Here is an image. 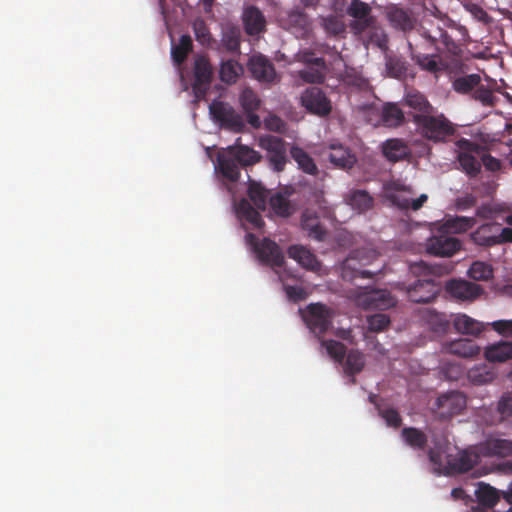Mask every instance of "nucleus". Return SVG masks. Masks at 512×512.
Returning a JSON list of instances; mask_svg holds the SVG:
<instances>
[{"mask_svg":"<svg viewBox=\"0 0 512 512\" xmlns=\"http://www.w3.org/2000/svg\"><path fill=\"white\" fill-rule=\"evenodd\" d=\"M431 443L433 446H429V460L435 466V470L439 471L450 469L455 472H466L478 463L481 455L477 446L453 454L456 447L444 437L433 438Z\"/></svg>","mask_w":512,"mask_h":512,"instance_id":"obj_1","label":"nucleus"},{"mask_svg":"<svg viewBox=\"0 0 512 512\" xmlns=\"http://www.w3.org/2000/svg\"><path fill=\"white\" fill-rule=\"evenodd\" d=\"M262 156L254 149L236 143L229 146L225 153H219L217 162L222 176L231 181L236 182L240 177L239 166L247 167L260 162Z\"/></svg>","mask_w":512,"mask_h":512,"instance_id":"obj_2","label":"nucleus"},{"mask_svg":"<svg viewBox=\"0 0 512 512\" xmlns=\"http://www.w3.org/2000/svg\"><path fill=\"white\" fill-rule=\"evenodd\" d=\"M432 110L427 100L418 95V133L434 142L443 141L454 129L443 115H431Z\"/></svg>","mask_w":512,"mask_h":512,"instance_id":"obj_3","label":"nucleus"},{"mask_svg":"<svg viewBox=\"0 0 512 512\" xmlns=\"http://www.w3.org/2000/svg\"><path fill=\"white\" fill-rule=\"evenodd\" d=\"M246 242L252 247L258 260L262 264L272 267L274 272L278 275L279 281L283 282V273L277 270V268L282 267L284 264V255L280 247L269 238H264L259 241L253 233L246 235Z\"/></svg>","mask_w":512,"mask_h":512,"instance_id":"obj_4","label":"nucleus"},{"mask_svg":"<svg viewBox=\"0 0 512 512\" xmlns=\"http://www.w3.org/2000/svg\"><path fill=\"white\" fill-rule=\"evenodd\" d=\"M377 257L375 250L357 249L343 261L341 276L345 281L352 282L357 278H371L373 273L362 267Z\"/></svg>","mask_w":512,"mask_h":512,"instance_id":"obj_5","label":"nucleus"},{"mask_svg":"<svg viewBox=\"0 0 512 512\" xmlns=\"http://www.w3.org/2000/svg\"><path fill=\"white\" fill-rule=\"evenodd\" d=\"M333 211L330 207L319 205L318 209L306 208L301 215L300 225L308 237L317 241H323L327 236V229L321 222V218L330 219Z\"/></svg>","mask_w":512,"mask_h":512,"instance_id":"obj_6","label":"nucleus"},{"mask_svg":"<svg viewBox=\"0 0 512 512\" xmlns=\"http://www.w3.org/2000/svg\"><path fill=\"white\" fill-rule=\"evenodd\" d=\"M302 318L318 339H321L322 335L332 325L333 311L322 303H311L304 310L299 309Z\"/></svg>","mask_w":512,"mask_h":512,"instance_id":"obj_7","label":"nucleus"},{"mask_svg":"<svg viewBox=\"0 0 512 512\" xmlns=\"http://www.w3.org/2000/svg\"><path fill=\"white\" fill-rule=\"evenodd\" d=\"M259 146L266 151V159L270 168L279 173L288 163L287 143L280 137L267 135L260 137Z\"/></svg>","mask_w":512,"mask_h":512,"instance_id":"obj_8","label":"nucleus"},{"mask_svg":"<svg viewBox=\"0 0 512 512\" xmlns=\"http://www.w3.org/2000/svg\"><path fill=\"white\" fill-rule=\"evenodd\" d=\"M210 114L213 120L222 128L233 132L243 131L245 124L243 118L233 107L222 101H213L209 106Z\"/></svg>","mask_w":512,"mask_h":512,"instance_id":"obj_9","label":"nucleus"},{"mask_svg":"<svg viewBox=\"0 0 512 512\" xmlns=\"http://www.w3.org/2000/svg\"><path fill=\"white\" fill-rule=\"evenodd\" d=\"M466 404V397L463 393L450 391L435 400L432 410L438 417L446 419L461 413Z\"/></svg>","mask_w":512,"mask_h":512,"instance_id":"obj_10","label":"nucleus"},{"mask_svg":"<svg viewBox=\"0 0 512 512\" xmlns=\"http://www.w3.org/2000/svg\"><path fill=\"white\" fill-rule=\"evenodd\" d=\"M383 193L385 198L399 208L416 211V199L412 197L411 190L400 180L385 182L383 185Z\"/></svg>","mask_w":512,"mask_h":512,"instance_id":"obj_11","label":"nucleus"},{"mask_svg":"<svg viewBox=\"0 0 512 512\" xmlns=\"http://www.w3.org/2000/svg\"><path fill=\"white\" fill-rule=\"evenodd\" d=\"M193 76L194 81L192 88L194 95L197 99H203L210 88L213 76L212 66L206 57H196L194 61Z\"/></svg>","mask_w":512,"mask_h":512,"instance_id":"obj_12","label":"nucleus"},{"mask_svg":"<svg viewBox=\"0 0 512 512\" xmlns=\"http://www.w3.org/2000/svg\"><path fill=\"white\" fill-rule=\"evenodd\" d=\"M301 104L312 114L327 116L332 110L331 101L324 91L316 86L307 88L301 95Z\"/></svg>","mask_w":512,"mask_h":512,"instance_id":"obj_13","label":"nucleus"},{"mask_svg":"<svg viewBox=\"0 0 512 512\" xmlns=\"http://www.w3.org/2000/svg\"><path fill=\"white\" fill-rule=\"evenodd\" d=\"M357 303L365 310H385L395 305V299L386 289H372L360 293Z\"/></svg>","mask_w":512,"mask_h":512,"instance_id":"obj_14","label":"nucleus"},{"mask_svg":"<svg viewBox=\"0 0 512 512\" xmlns=\"http://www.w3.org/2000/svg\"><path fill=\"white\" fill-rule=\"evenodd\" d=\"M425 249L434 256L451 257L461 249V242L447 235L433 236L426 241Z\"/></svg>","mask_w":512,"mask_h":512,"instance_id":"obj_15","label":"nucleus"},{"mask_svg":"<svg viewBox=\"0 0 512 512\" xmlns=\"http://www.w3.org/2000/svg\"><path fill=\"white\" fill-rule=\"evenodd\" d=\"M348 16L355 19L351 27L359 32H363L374 23V18L371 15L372 8L362 0H352L346 9Z\"/></svg>","mask_w":512,"mask_h":512,"instance_id":"obj_16","label":"nucleus"},{"mask_svg":"<svg viewBox=\"0 0 512 512\" xmlns=\"http://www.w3.org/2000/svg\"><path fill=\"white\" fill-rule=\"evenodd\" d=\"M446 291L454 299L460 301H473L483 293V288L473 282L454 279L446 284Z\"/></svg>","mask_w":512,"mask_h":512,"instance_id":"obj_17","label":"nucleus"},{"mask_svg":"<svg viewBox=\"0 0 512 512\" xmlns=\"http://www.w3.org/2000/svg\"><path fill=\"white\" fill-rule=\"evenodd\" d=\"M418 325L429 330L433 336H439L448 329V321L444 315L428 308L418 309Z\"/></svg>","mask_w":512,"mask_h":512,"instance_id":"obj_18","label":"nucleus"},{"mask_svg":"<svg viewBox=\"0 0 512 512\" xmlns=\"http://www.w3.org/2000/svg\"><path fill=\"white\" fill-rule=\"evenodd\" d=\"M482 456L508 457L512 455V440L500 437H488L477 445Z\"/></svg>","mask_w":512,"mask_h":512,"instance_id":"obj_19","label":"nucleus"},{"mask_svg":"<svg viewBox=\"0 0 512 512\" xmlns=\"http://www.w3.org/2000/svg\"><path fill=\"white\" fill-rule=\"evenodd\" d=\"M248 69L260 82L270 83L276 76L273 63L263 55L252 56L248 62Z\"/></svg>","mask_w":512,"mask_h":512,"instance_id":"obj_20","label":"nucleus"},{"mask_svg":"<svg viewBox=\"0 0 512 512\" xmlns=\"http://www.w3.org/2000/svg\"><path fill=\"white\" fill-rule=\"evenodd\" d=\"M461 152L458 155V160L463 170L469 175H476L481 168L480 162L470 154L478 149V146L469 140L461 139L457 142Z\"/></svg>","mask_w":512,"mask_h":512,"instance_id":"obj_21","label":"nucleus"},{"mask_svg":"<svg viewBox=\"0 0 512 512\" xmlns=\"http://www.w3.org/2000/svg\"><path fill=\"white\" fill-rule=\"evenodd\" d=\"M404 122L405 115L399 105L397 103L387 102L381 107L379 119L375 125L387 128H397L403 125Z\"/></svg>","mask_w":512,"mask_h":512,"instance_id":"obj_22","label":"nucleus"},{"mask_svg":"<svg viewBox=\"0 0 512 512\" xmlns=\"http://www.w3.org/2000/svg\"><path fill=\"white\" fill-rule=\"evenodd\" d=\"M328 149L327 158L335 167L350 169L356 163V156L342 144H331Z\"/></svg>","mask_w":512,"mask_h":512,"instance_id":"obj_23","label":"nucleus"},{"mask_svg":"<svg viewBox=\"0 0 512 512\" xmlns=\"http://www.w3.org/2000/svg\"><path fill=\"white\" fill-rule=\"evenodd\" d=\"M480 347L468 339H457L442 345V351L463 358H473L480 353Z\"/></svg>","mask_w":512,"mask_h":512,"instance_id":"obj_24","label":"nucleus"},{"mask_svg":"<svg viewBox=\"0 0 512 512\" xmlns=\"http://www.w3.org/2000/svg\"><path fill=\"white\" fill-rule=\"evenodd\" d=\"M287 253L290 258L307 270L318 271L321 267L316 256L303 245H292L288 248Z\"/></svg>","mask_w":512,"mask_h":512,"instance_id":"obj_25","label":"nucleus"},{"mask_svg":"<svg viewBox=\"0 0 512 512\" xmlns=\"http://www.w3.org/2000/svg\"><path fill=\"white\" fill-rule=\"evenodd\" d=\"M243 23L246 33L255 36L264 31L266 20L257 7L249 6L243 12Z\"/></svg>","mask_w":512,"mask_h":512,"instance_id":"obj_26","label":"nucleus"},{"mask_svg":"<svg viewBox=\"0 0 512 512\" xmlns=\"http://www.w3.org/2000/svg\"><path fill=\"white\" fill-rule=\"evenodd\" d=\"M454 329L465 335L477 336L484 330V324L466 314L459 313L452 320Z\"/></svg>","mask_w":512,"mask_h":512,"instance_id":"obj_27","label":"nucleus"},{"mask_svg":"<svg viewBox=\"0 0 512 512\" xmlns=\"http://www.w3.org/2000/svg\"><path fill=\"white\" fill-rule=\"evenodd\" d=\"M382 153L388 161L398 162L410 154V149L404 141L394 138L388 139L382 144Z\"/></svg>","mask_w":512,"mask_h":512,"instance_id":"obj_28","label":"nucleus"},{"mask_svg":"<svg viewBox=\"0 0 512 512\" xmlns=\"http://www.w3.org/2000/svg\"><path fill=\"white\" fill-rule=\"evenodd\" d=\"M498 223H487L478 227L471 233V239L478 245H497Z\"/></svg>","mask_w":512,"mask_h":512,"instance_id":"obj_29","label":"nucleus"},{"mask_svg":"<svg viewBox=\"0 0 512 512\" xmlns=\"http://www.w3.org/2000/svg\"><path fill=\"white\" fill-rule=\"evenodd\" d=\"M346 203L358 212H366L374 203L373 197L365 190L354 189L345 196Z\"/></svg>","mask_w":512,"mask_h":512,"instance_id":"obj_30","label":"nucleus"},{"mask_svg":"<svg viewBox=\"0 0 512 512\" xmlns=\"http://www.w3.org/2000/svg\"><path fill=\"white\" fill-rule=\"evenodd\" d=\"M485 358L489 362H505L512 359V341H501L485 349Z\"/></svg>","mask_w":512,"mask_h":512,"instance_id":"obj_31","label":"nucleus"},{"mask_svg":"<svg viewBox=\"0 0 512 512\" xmlns=\"http://www.w3.org/2000/svg\"><path fill=\"white\" fill-rule=\"evenodd\" d=\"M345 356L344 373L351 377V384H356L355 375L360 373L365 366L364 354L359 350L352 349Z\"/></svg>","mask_w":512,"mask_h":512,"instance_id":"obj_32","label":"nucleus"},{"mask_svg":"<svg viewBox=\"0 0 512 512\" xmlns=\"http://www.w3.org/2000/svg\"><path fill=\"white\" fill-rule=\"evenodd\" d=\"M236 210L239 218L250 223L253 228L260 229L264 225L259 211L248 200L242 199L238 203Z\"/></svg>","mask_w":512,"mask_h":512,"instance_id":"obj_33","label":"nucleus"},{"mask_svg":"<svg viewBox=\"0 0 512 512\" xmlns=\"http://www.w3.org/2000/svg\"><path fill=\"white\" fill-rule=\"evenodd\" d=\"M290 155L297 163L298 168L304 173L310 175H316L318 173V168L313 158L304 149L298 146H292L290 149Z\"/></svg>","mask_w":512,"mask_h":512,"instance_id":"obj_34","label":"nucleus"},{"mask_svg":"<svg viewBox=\"0 0 512 512\" xmlns=\"http://www.w3.org/2000/svg\"><path fill=\"white\" fill-rule=\"evenodd\" d=\"M476 497L480 504L487 507H494L500 500V492L486 483H479L475 491Z\"/></svg>","mask_w":512,"mask_h":512,"instance_id":"obj_35","label":"nucleus"},{"mask_svg":"<svg viewBox=\"0 0 512 512\" xmlns=\"http://www.w3.org/2000/svg\"><path fill=\"white\" fill-rule=\"evenodd\" d=\"M476 224V220L472 217L456 216L447 218L443 224V229L447 233H463Z\"/></svg>","mask_w":512,"mask_h":512,"instance_id":"obj_36","label":"nucleus"},{"mask_svg":"<svg viewBox=\"0 0 512 512\" xmlns=\"http://www.w3.org/2000/svg\"><path fill=\"white\" fill-rule=\"evenodd\" d=\"M467 378L474 385H484L492 382L495 374L486 364H480L469 369Z\"/></svg>","mask_w":512,"mask_h":512,"instance_id":"obj_37","label":"nucleus"},{"mask_svg":"<svg viewBox=\"0 0 512 512\" xmlns=\"http://www.w3.org/2000/svg\"><path fill=\"white\" fill-rule=\"evenodd\" d=\"M269 194V190H267L260 183L250 180L248 196L258 210L264 211L266 209Z\"/></svg>","mask_w":512,"mask_h":512,"instance_id":"obj_38","label":"nucleus"},{"mask_svg":"<svg viewBox=\"0 0 512 512\" xmlns=\"http://www.w3.org/2000/svg\"><path fill=\"white\" fill-rule=\"evenodd\" d=\"M242 73V65L235 60H227L222 62L219 71L221 81L227 84L235 83Z\"/></svg>","mask_w":512,"mask_h":512,"instance_id":"obj_39","label":"nucleus"},{"mask_svg":"<svg viewBox=\"0 0 512 512\" xmlns=\"http://www.w3.org/2000/svg\"><path fill=\"white\" fill-rule=\"evenodd\" d=\"M440 291V285L434 279H418V302H429Z\"/></svg>","mask_w":512,"mask_h":512,"instance_id":"obj_40","label":"nucleus"},{"mask_svg":"<svg viewBox=\"0 0 512 512\" xmlns=\"http://www.w3.org/2000/svg\"><path fill=\"white\" fill-rule=\"evenodd\" d=\"M467 275L475 281H488L493 278V267L483 261H474L468 269Z\"/></svg>","mask_w":512,"mask_h":512,"instance_id":"obj_41","label":"nucleus"},{"mask_svg":"<svg viewBox=\"0 0 512 512\" xmlns=\"http://www.w3.org/2000/svg\"><path fill=\"white\" fill-rule=\"evenodd\" d=\"M193 44L192 39L189 35H182L177 45H173L171 48V56L173 61L180 65L182 64L188 53L192 50Z\"/></svg>","mask_w":512,"mask_h":512,"instance_id":"obj_42","label":"nucleus"},{"mask_svg":"<svg viewBox=\"0 0 512 512\" xmlns=\"http://www.w3.org/2000/svg\"><path fill=\"white\" fill-rule=\"evenodd\" d=\"M388 19L393 26L403 31L410 30L413 28L412 20L408 13L397 7H392L388 11Z\"/></svg>","mask_w":512,"mask_h":512,"instance_id":"obj_43","label":"nucleus"},{"mask_svg":"<svg viewBox=\"0 0 512 512\" xmlns=\"http://www.w3.org/2000/svg\"><path fill=\"white\" fill-rule=\"evenodd\" d=\"M239 102L244 112H256L261 106V100L257 93L249 87L242 90Z\"/></svg>","mask_w":512,"mask_h":512,"instance_id":"obj_44","label":"nucleus"},{"mask_svg":"<svg viewBox=\"0 0 512 512\" xmlns=\"http://www.w3.org/2000/svg\"><path fill=\"white\" fill-rule=\"evenodd\" d=\"M481 82L479 74H469L463 77L456 78L453 81V89L461 94H467L477 87Z\"/></svg>","mask_w":512,"mask_h":512,"instance_id":"obj_45","label":"nucleus"},{"mask_svg":"<svg viewBox=\"0 0 512 512\" xmlns=\"http://www.w3.org/2000/svg\"><path fill=\"white\" fill-rule=\"evenodd\" d=\"M322 347H324L328 355L338 363H342L347 353L346 346L336 340L319 339Z\"/></svg>","mask_w":512,"mask_h":512,"instance_id":"obj_46","label":"nucleus"},{"mask_svg":"<svg viewBox=\"0 0 512 512\" xmlns=\"http://www.w3.org/2000/svg\"><path fill=\"white\" fill-rule=\"evenodd\" d=\"M376 409L378 411V415L384 419L387 426L395 429L401 426L402 419L396 409L389 406H383L381 404H376Z\"/></svg>","mask_w":512,"mask_h":512,"instance_id":"obj_47","label":"nucleus"},{"mask_svg":"<svg viewBox=\"0 0 512 512\" xmlns=\"http://www.w3.org/2000/svg\"><path fill=\"white\" fill-rule=\"evenodd\" d=\"M272 210L279 216L288 217L292 213L290 201L281 193H276L269 199Z\"/></svg>","mask_w":512,"mask_h":512,"instance_id":"obj_48","label":"nucleus"},{"mask_svg":"<svg viewBox=\"0 0 512 512\" xmlns=\"http://www.w3.org/2000/svg\"><path fill=\"white\" fill-rule=\"evenodd\" d=\"M496 412L502 421L512 417V390L501 394L496 404Z\"/></svg>","mask_w":512,"mask_h":512,"instance_id":"obj_49","label":"nucleus"},{"mask_svg":"<svg viewBox=\"0 0 512 512\" xmlns=\"http://www.w3.org/2000/svg\"><path fill=\"white\" fill-rule=\"evenodd\" d=\"M223 46L231 52H236L240 48V31L237 28H229L222 35Z\"/></svg>","mask_w":512,"mask_h":512,"instance_id":"obj_50","label":"nucleus"},{"mask_svg":"<svg viewBox=\"0 0 512 512\" xmlns=\"http://www.w3.org/2000/svg\"><path fill=\"white\" fill-rule=\"evenodd\" d=\"M298 75L306 83L321 84L325 81L324 70L318 67H308L300 70Z\"/></svg>","mask_w":512,"mask_h":512,"instance_id":"obj_51","label":"nucleus"},{"mask_svg":"<svg viewBox=\"0 0 512 512\" xmlns=\"http://www.w3.org/2000/svg\"><path fill=\"white\" fill-rule=\"evenodd\" d=\"M324 30L333 36L340 35L345 32L344 23L336 16L330 15L321 19Z\"/></svg>","mask_w":512,"mask_h":512,"instance_id":"obj_52","label":"nucleus"},{"mask_svg":"<svg viewBox=\"0 0 512 512\" xmlns=\"http://www.w3.org/2000/svg\"><path fill=\"white\" fill-rule=\"evenodd\" d=\"M368 329L372 332H382L390 324V318L385 314H374L367 318Z\"/></svg>","mask_w":512,"mask_h":512,"instance_id":"obj_53","label":"nucleus"},{"mask_svg":"<svg viewBox=\"0 0 512 512\" xmlns=\"http://www.w3.org/2000/svg\"><path fill=\"white\" fill-rule=\"evenodd\" d=\"M464 9L469 12L474 19L482 23H489L490 17L488 13L478 4L472 2L463 3Z\"/></svg>","mask_w":512,"mask_h":512,"instance_id":"obj_54","label":"nucleus"},{"mask_svg":"<svg viewBox=\"0 0 512 512\" xmlns=\"http://www.w3.org/2000/svg\"><path fill=\"white\" fill-rule=\"evenodd\" d=\"M473 98L481 102L484 106H494L496 103V97L493 93L483 86H480L475 90Z\"/></svg>","mask_w":512,"mask_h":512,"instance_id":"obj_55","label":"nucleus"},{"mask_svg":"<svg viewBox=\"0 0 512 512\" xmlns=\"http://www.w3.org/2000/svg\"><path fill=\"white\" fill-rule=\"evenodd\" d=\"M491 328L503 337H512V319L496 320L489 323Z\"/></svg>","mask_w":512,"mask_h":512,"instance_id":"obj_56","label":"nucleus"},{"mask_svg":"<svg viewBox=\"0 0 512 512\" xmlns=\"http://www.w3.org/2000/svg\"><path fill=\"white\" fill-rule=\"evenodd\" d=\"M299 60L307 65L315 66L321 68L322 70L326 69L325 59L322 57H314L312 52L305 51L300 53Z\"/></svg>","mask_w":512,"mask_h":512,"instance_id":"obj_57","label":"nucleus"},{"mask_svg":"<svg viewBox=\"0 0 512 512\" xmlns=\"http://www.w3.org/2000/svg\"><path fill=\"white\" fill-rule=\"evenodd\" d=\"M284 291L289 300L298 302L307 297L305 290L300 286L284 285Z\"/></svg>","mask_w":512,"mask_h":512,"instance_id":"obj_58","label":"nucleus"},{"mask_svg":"<svg viewBox=\"0 0 512 512\" xmlns=\"http://www.w3.org/2000/svg\"><path fill=\"white\" fill-rule=\"evenodd\" d=\"M418 65L429 72H437L440 70V63L436 57H425L422 60L418 59Z\"/></svg>","mask_w":512,"mask_h":512,"instance_id":"obj_59","label":"nucleus"},{"mask_svg":"<svg viewBox=\"0 0 512 512\" xmlns=\"http://www.w3.org/2000/svg\"><path fill=\"white\" fill-rule=\"evenodd\" d=\"M512 242V228H502L500 229V225L498 224L497 231V245Z\"/></svg>","mask_w":512,"mask_h":512,"instance_id":"obj_60","label":"nucleus"},{"mask_svg":"<svg viewBox=\"0 0 512 512\" xmlns=\"http://www.w3.org/2000/svg\"><path fill=\"white\" fill-rule=\"evenodd\" d=\"M402 437L411 447H416V428H404L402 430Z\"/></svg>","mask_w":512,"mask_h":512,"instance_id":"obj_61","label":"nucleus"},{"mask_svg":"<svg viewBox=\"0 0 512 512\" xmlns=\"http://www.w3.org/2000/svg\"><path fill=\"white\" fill-rule=\"evenodd\" d=\"M266 126L273 131L281 132L285 123L277 116H273L266 121Z\"/></svg>","mask_w":512,"mask_h":512,"instance_id":"obj_62","label":"nucleus"},{"mask_svg":"<svg viewBox=\"0 0 512 512\" xmlns=\"http://www.w3.org/2000/svg\"><path fill=\"white\" fill-rule=\"evenodd\" d=\"M482 160H483L484 166L491 171H496L500 168L499 160H497L496 158H494L490 155L484 156Z\"/></svg>","mask_w":512,"mask_h":512,"instance_id":"obj_63","label":"nucleus"},{"mask_svg":"<svg viewBox=\"0 0 512 512\" xmlns=\"http://www.w3.org/2000/svg\"><path fill=\"white\" fill-rule=\"evenodd\" d=\"M248 123L254 127L259 128L261 125L260 117L255 112H245Z\"/></svg>","mask_w":512,"mask_h":512,"instance_id":"obj_64","label":"nucleus"}]
</instances>
